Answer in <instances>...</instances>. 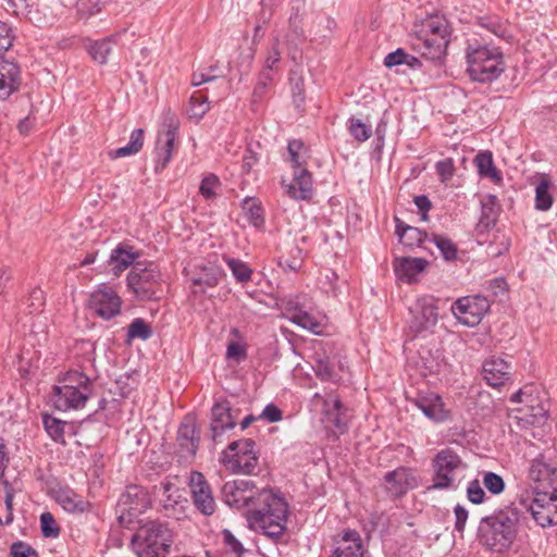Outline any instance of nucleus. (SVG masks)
Segmentation results:
<instances>
[{
  "mask_svg": "<svg viewBox=\"0 0 557 557\" xmlns=\"http://www.w3.org/2000/svg\"><path fill=\"white\" fill-rule=\"evenodd\" d=\"M221 495L230 507L247 508L250 528L260 529L268 537L278 540L286 530L288 505L270 490L256 491L251 480L240 479L224 483Z\"/></svg>",
  "mask_w": 557,
  "mask_h": 557,
  "instance_id": "obj_1",
  "label": "nucleus"
},
{
  "mask_svg": "<svg viewBox=\"0 0 557 557\" xmlns=\"http://www.w3.org/2000/svg\"><path fill=\"white\" fill-rule=\"evenodd\" d=\"M525 519V512L515 504L498 508L481 519L479 540L483 546L494 552H505L516 541Z\"/></svg>",
  "mask_w": 557,
  "mask_h": 557,
  "instance_id": "obj_2",
  "label": "nucleus"
},
{
  "mask_svg": "<svg viewBox=\"0 0 557 557\" xmlns=\"http://www.w3.org/2000/svg\"><path fill=\"white\" fill-rule=\"evenodd\" d=\"M172 544L173 534L168 523L149 520L138 527L129 546L136 557H168Z\"/></svg>",
  "mask_w": 557,
  "mask_h": 557,
  "instance_id": "obj_3",
  "label": "nucleus"
},
{
  "mask_svg": "<svg viewBox=\"0 0 557 557\" xmlns=\"http://www.w3.org/2000/svg\"><path fill=\"white\" fill-rule=\"evenodd\" d=\"M468 73L472 81L487 84L496 81L506 70L504 53L492 45H469L466 50Z\"/></svg>",
  "mask_w": 557,
  "mask_h": 557,
  "instance_id": "obj_4",
  "label": "nucleus"
},
{
  "mask_svg": "<svg viewBox=\"0 0 557 557\" xmlns=\"http://www.w3.org/2000/svg\"><path fill=\"white\" fill-rule=\"evenodd\" d=\"M94 384L85 373L71 370L53 386V401L58 410L82 409L92 396Z\"/></svg>",
  "mask_w": 557,
  "mask_h": 557,
  "instance_id": "obj_5",
  "label": "nucleus"
},
{
  "mask_svg": "<svg viewBox=\"0 0 557 557\" xmlns=\"http://www.w3.org/2000/svg\"><path fill=\"white\" fill-rule=\"evenodd\" d=\"M417 33L414 48L429 60L442 59L450 41V30L445 18L433 16L422 22Z\"/></svg>",
  "mask_w": 557,
  "mask_h": 557,
  "instance_id": "obj_6",
  "label": "nucleus"
},
{
  "mask_svg": "<svg viewBox=\"0 0 557 557\" xmlns=\"http://www.w3.org/2000/svg\"><path fill=\"white\" fill-rule=\"evenodd\" d=\"M127 287L141 301L159 299L162 294L161 273L153 263H135L127 275Z\"/></svg>",
  "mask_w": 557,
  "mask_h": 557,
  "instance_id": "obj_7",
  "label": "nucleus"
},
{
  "mask_svg": "<svg viewBox=\"0 0 557 557\" xmlns=\"http://www.w3.org/2000/svg\"><path fill=\"white\" fill-rule=\"evenodd\" d=\"M433 483L429 490H451L458 485V475L467 469V465L451 448L440 450L432 460Z\"/></svg>",
  "mask_w": 557,
  "mask_h": 557,
  "instance_id": "obj_8",
  "label": "nucleus"
},
{
  "mask_svg": "<svg viewBox=\"0 0 557 557\" xmlns=\"http://www.w3.org/2000/svg\"><path fill=\"white\" fill-rule=\"evenodd\" d=\"M222 461L233 472L251 474L258 467L259 456L251 438L232 442L222 454Z\"/></svg>",
  "mask_w": 557,
  "mask_h": 557,
  "instance_id": "obj_9",
  "label": "nucleus"
},
{
  "mask_svg": "<svg viewBox=\"0 0 557 557\" xmlns=\"http://www.w3.org/2000/svg\"><path fill=\"white\" fill-rule=\"evenodd\" d=\"M151 507L149 492L141 485L131 484L119 497L116 512L122 525H128Z\"/></svg>",
  "mask_w": 557,
  "mask_h": 557,
  "instance_id": "obj_10",
  "label": "nucleus"
},
{
  "mask_svg": "<svg viewBox=\"0 0 557 557\" xmlns=\"http://www.w3.org/2000/svg\"><path fill=\"white\" fill-rule=\"evenodd\" d=\"M437 299L431 295L418 297L409 307L410 319L408 327L417 336L423 333L432 332L438 321Z\"/></svg>",
  "mask_w": 557,
  "mask_h": 557,
  "instance_id": "obj_11",
  "label": "nucleus"
},
{
  "mask_svg": "<svg viewBox=\"0 0 557 557\" xmlns=\"http://www.w3.org/2000/svg\"><path fill=\"white\" fill-rule=\"evenodd\" d=\"M528 479L533 494L557 493V462L545 455L537 456L530 463Z\"/></svg>",
  "mask_w": 557,
  "mask_h": 557,
  "instance_id": "obj_12",
  "label": "nucleus"
},
{
  "mask_svg": "<svg viewBox=\"0 0 557 557\" xmlns=\"http://www.w3.org/2000/svg\"><path fill=\"white\" fill-rule=\"evenodd\" d=\"M491 300L487 296L470 295L460 297L451 305V313L463 325L474 327L488 312Z\"/></svg>",
  "mask_w": 557,
  "mask_h": 557,
  "instance_id": "obj_13",
  "label": "nucleus"
},
{
  "mask_svg": "<svg viewBox=\"0 0 557 557\" xmlns=\"http://www.w3.org/2000/svg\"><path fill=\"white\" fill-rule=\"evenodd\" d=\"M122 300L116 292L108 286L100 285L89 297L88 307L103 320H110L121 312Z\"/></svg>",
  "mask_w": 557,
  "mask_h": 557,
  "instance_id": "obj_14",
  "label": "nucleus"
},
{
  "mask_svg": "<svg viewBox=\"0 0 557 557\" xmlns=\"http://www.w3.org/2000/svg\"><path fill=\"white\" fill-rule=\"evenodd\" d=\"M240 410L234 408L232 404L224 399L216 401L211 408L210 431L213 442H218L220 437L228 430L236 425Z\"/></svg>",
  "mask_w": 557,
  "mask_h": 557,
  "instance_id": "obj_15",
  "label": "nucleus"
},
{
  "mask_svg": "<svg viewBox=\"0 0 557 557\" xmlns=\"http://www.w3.org/2000/svg\"><path fill=\"white\" fill-rule=\"evenodd\" d=\"M189 488L193 504L205 516H211L216 508L212 490L205 475L198 471H191Z\"/></svg>",
  "mask_w": 557,
  "mask_h": 557,
  "instance_id": "obj_16",
  "label": "nucleus"
},
{
  "mask_svg": "<svg viewBox=\"0 0 557 557\" xmlns=\"http://www.w3.org/2000/svg\"><path fill=\"white\" fill-rule=\"evenodd\" d=\"M529 510L535 522L542 527L557 524V493L544 492L534 494Z\"/></svg>",
  "mask_w": 557,
  "mask_h": 557,
  "instance_id": "obj_17",
  "label": "nucleus"
},
{
  "mask_svg": "<svg viewBox=\"0 0 557 557\" xmlns=\"http://www.w3.org/2000/svg\"><path fill=\"white\" fill-rule=\"evenodd\" d=\"M287 312L290 322L294 324L312 332L313 334H321L323 329L324 315L318 311L308 309L305 304L298 299L289 300L287 302Z\"/></svg>",
  "mask_w": 557,
  "mask_h": 557,
  "instance_id": "obj_18",
  "label": "nucleus"
},
{
  "mask_svg": "<svg viewBox=\"0 0 557 557\" xmlns=\"http://www.w3.org/2000/svg\"><path fill=\"white\" fill-rule=\"evenodd\" d=\"M383 481L386 492L396 498L404 496L408 491L418 486L414 471L408 467H398L393 471L386 472Z\"/></svg>",
  "mask_w": 557,
  "mask_h": 557,
  "instance_id": "obj_19",
  "label": "nucleus"
},
{
  "mask_svg": "<svg viewBox=\"0 0 557 557\" xmlns=\"http://www.w3.org/2000/svg\"><path fill=\"white\" fill-rule=\"evenodd\" d=\"M177 137V124L172 120L165 132L157 139L154 172L161 173L170 163Z\"/></svg>",
  "mask_w": 557,
  "mask_h": 557,
  "instance_id": "obj_20",
  "label": "nucleus"
},
{
  "mask_svg": "<svg viewBox=\"0 0 557 557\" xmlns=\"http://www.w3.org/2000/svg\"><path fill=\"white\" fill-rule=\"evenodd\" d=\"M178 455L182 459H193L197 453L200 437L196 436V422L185 418L177 430Z\"/></svg>",
  "mask_w": 557,
  "mask_h": 557,
  "instance_id": "obj_21",
  "label": "nucleus"
},
{
  "mask_svg": "<svg viewBox=\"0 0 557 557\" xmlns=\"http://www.w3.org/2000/svg\"><path fill=\"white\" fill-rule=\"evenodd\" d=\"M511 370L509 362L495 356L486 359L482 366L483 379L492 387L505 385L511 379Z\"/></svg>",
  "mask_w": 557,
  "mask_h": 557,
  "instance_id": "obj_22",
  "label": "nucleus"
},
{
  "mask_svg": "<svg viewBox=\"0 0 557 557\" xmlns=\"http://www.w3.org/2000/svg\"><path fill=\"white\" fill-rule=\"evenodd\" d=\"M428 264V260L413 257H397L393 261L396 277L407 284L417 282L418 275L426 269Z\"/></svg>",
  "mask_w": 557,
  "mask_h": 557,
  "instance_id": "obj_23",
  "label": "nucleus"
},
{
  "mask_svg": "<svg viewBox=\"0 0 557 557\" xmlns=\"http://www.w3.org/2000/svg\"><path fill=\"white\" fill-rule=\"evenodd\" d=\"M347 408L341 399L333 394H327L323 400V414L329 424L343 434L348 429V418L346 416Z\"/></svg>",
  "mask_w": 557,
  "mask_h": 557,
  "instance_id": "obj_24",
  "label": "nucleus"
},
{
  "mask_svg": "<svg viewBox=\"0 0 557 557\" xmlns=\"http://www.w3.org/2000/svg\"><path fill=\"white\" fill-rule=\"evenodd\" d=\"M282 184L294 200H310L313 197V178L307 169L296 170L293 181L286 184L283 180Z\"/></svg>",
  "mask_w": 557,
  "mask_h": 557,
  "instance_id": "obj_25",
  "label": "nucleus"
},
{
  "mask_svg": "<svg viewBox=\"0 0 557 557\" xmlns=\"http://www.w3.org/2000/svg\"><path fill=\"white\" fill-rule=\"evenodd\" d=\"M363 552L360 534L356 530H347L335 541L330 557H362Z\"/></svg>",
  "mask_w": 557,
  "mask_h": 557,
  "instance_id": "obj_26",
  "label": "nucleus"
},
{
  "mask_svg": "<svg viewBox=\"0 0 557 557\" xmlns=\"http://www.w3.org/2000/svg\"><path fill=\"white\" fill-rule=\"evenodd\" d=\"M55 500L64 510L73 513L86 512L91 507L88 500L69 487H60L55 492Z\"/></svg>",
  "mask_w": 557,
  "mask_h": 557,
  "instance_id": "obj_27",
  "label": "nucleus"
},
{
  "mask_svg": "<svg viewBox=\"0 0 557 557\" xmlns=\"http://www.w3.org/2000/svg\"><path fill=\"white\" fill-rule=\"evenodd\" d=\"M20 85V67L16 63L0 59V91L4 97L18 89Z\"/></svg>",
  "mask_w": 557,
  "mask_h": 557,
  "instance_id": "obj_28",
  "label": "nucleus"
},
{
  "mask_svg": "<svg viewBox=\"0 0 557 557\" xmlns=\"http://www.w3.org/2000/svg\"><path fill=\"white\" fill-rule=\"evenodd\" d=\"M500 205L495 195L488 194L481 199L480 225L491 228L496 225L500 213Z\"/></svg>",
  "mask_w": 557,
  "mask_h": 557,
  "instance_id": "obj_29",
  "label": "nucleus"
},
{
  "mask_svg": "<svg viewBox=\"0 0 557 557\" xmlns=\"http://www.w3.org/2000/svg\"><path fill=\"white\" fill-rule=\"evenodd\" d=\"M416 405L430 420L440 422L446 417L442 398L438 395L432 394L429 397H418Z\"/></svg>",
  "mask_w": 557,
  "mask_h": 557,
  "instance_id": "obj_30",
  "label": "nucleus"
},
{
  "mask_svg": "<svg viewBox=\"0 0 557 557\" xmlns=\"http://www.w3.org/2000/svg\"><path fill=\"white\" fill-rule=\"evenodd\" d=\"M474 163L481 177H488L496 184L503 181L502 173L496 169L494 164L493 154L491 151L485 150L479 152L474 158Z\"/></svg>",
  "mask_w": 557,
  "mask_h": 557,
  "instance_id": "obj_31",
  "label": "nucleus"
},
{
  "mask_svg": "<svg viewBox=\"0 0 557 557\" xmlns=\"http://www.w3.org/2000/svg\"><path fill=\"white\" fill-rule=\"evenodd\" d=\"M144 134L143 128L134 129L131 133L129 141L123 147L110 150L108 153L109 157L111 159H119L136 154L144 146Z\"/></svg>",
  "mask_w": 557,
  "mask_h": 557,
  "instance_id": "obj_32",
  "label": "nucleus"
},
{
  "mask_svg": "<svg viewBox=\"0 0 557 557\" xmlns=\"http://www.w3.org/2000/svg\"><path fill=\"white\" fill-rule=\"evenodd\" d=\"M242 209L245 218L256 228H262L264 225V210L259 200L251 197H246L242 201Z\"/></svg>",
  "mask_w": 557,
  "mask_h": 557,
  "instance_id": "obj_33",
  "label": "nucleus"
},
{
  "mask_svg": "<svg viewBox=\"0 0 557 557\" xmlns=\"http://www.w3.org/2000/svg\"><path fill=\"white\" fill-rule=\"evenodd\" d=\"M136 258V252L120 245L112 250L109 262L112 265V271L114 274L119 275L121 272L132 265Z\"/></svg>",
  "mask_w": 557,
  "mask_h": 557,
  "instance_id": "obj_34",
  "label": "nucleus"
},
{
  "mask_svg": "<svg viewBox=\"0 0 557 557\" xmlns=\"http://www.w3.org/2000/svg\"><path fill=\"white\" fill-rule=\"evenodd\" d=\"M223 261L231 270L237 283L245 284L251 280L253 270L245 261L226 255L223 256Z\"/></svg>",
  "mask_w": 557,
  "mask_h": 557,
  "instance_id": "obj_35",
  "label": "nucleus"
},
{
  "mask_svg": "<svg viewBox=\"0 0 557 557\" xmlns=\"http://www.w3.org/2000/svg\"><path fill=\"white\" fill-rule=\"evenodd\" d=\"M42 424L49 437L55 443L65 444L64 429L66 422L49 413L42 414Z\"/></svg>",
  "mask_w": 557,
  "mask_h": 557,
  "instance_id": "obj_36",
  "label": "nucleus"
},
{
  "mask_svg": "<svg viewBox=\"0 0 557 557\" xmlns=\"http://www.w3.org/2000/svg\"><path fill=\"white\" fill-rule=\"evenodd\" d=\"M113 41L111 38L89 41L86 46L89 55L99 64H106L108 55L112 51Z\"/></svg>",
  "mask_w": 557,
  "mask_h": 557,
  "instance_id": "obj_37",
  "label": "nucleus"
},
{
  "mask_svg": "<svg viewBox=\"0 0 557 557\" xmlns=\"http://www.w3.org/2000/svg\"><path fill=\"white\" fill-rule=\"evenodd\" d=\"M532 392V386H525L523 388H520L519 391L511 395L510 401L516 404H524L525 407L531 409V416L537 417L544 412V409L542 407L534 406V401L536 400V398L533 397Z\"/></svg>",
  "mask_w": 557,
  "mask_h": 557,
  "instance_id": "obj_38",
  "label": "nucleus"
},
{
  "mask_svg": "<svg viewBox=\"0 0 557 557\" xmlns=\"http://www.w3.org/2000/svg\"><path fill=\"white\" fill-rule=\"evenodd\" d=\"M550 183L547 178H542L535 188V208L541 211H547L552 208L553 197L549 193Z\"/></svg>",
  "mask_w": 557,
  "mask_h": 557,
  "instance_id": "obj_39",
  "label": "nucleus"
},
{
  "mask_svg": "<svg viewBox=\"0 0 557 557\" xmlns=\"http://www.w3.org/2000/svg\"><path fill=\"white\" fill-rule=\"evenodd\" d=\"M430 242H432L438 248L442 257L446 261H453L457 258V246L450 238L438 234H432Z\"/></svg>",
  "mask_w": 557,
  "mask_h": 557,
  "instance_id": "obj_40",
  "label": "nucleus"
},
{
  "mask_svg": "<svg viewBox=\"0 0 557 557\" xmlns=\"http://www.w3.org/2000/svg\"><path fill=\"white\" fill-rule=\"evenodd\" d=\"M209 111V102L201 90L190 96L188 113L190 117L200 120Z\"/></svg>",
  "mask_w": 557,
  "mask_h": 557,
  "instance_id": "obj_41",
  "label": "nucleus"
},
{
  "mask_svg": "<svg viewBox=\"0 0 557 557\" xmlns=\"http://www.w3.org/2000/svg\"><path fill=\"white\" fill-rule=\"evenodd\" d=\"M304 38L301 18L298 13H293L288 20V32L285 35V41L286 44H294L295 41H302Z\"/></svg>",
  "mask_w": 557,
  "mask_h": 557,
  "instance_id": "obj_42",
  "label": "nucleus"
},
{
  "mask_svg": "<svg viewBox=\"0 0 557 557\" xmlns=\"http://www.w3.org/2000/svg\"><path fill=\"white\" fill-rule=\"evenodd\" d=\"M152 335L151 326L141 318H136L128 326L127 336L129 338H140L146 341Z\"/></svg>",
  "mask_w": 557,
  "mask_h": 557,
  "instance_id": "obj_43",
  "label": "nucleus"
},
{
  "mask_svg": "<svg viewBox=\"0 0 557 557\" xmlns=\"http://www.w3.org/2000/svg\"><path fill=\"white\" fill-rule=\"evenodd\" d=\"M348 129L350 135L358 141L363 143L372 135V129L359 119H349Z\"/></svg>",
  "mask_w": 557,
  "mask_h": 557,
  "instance_id": "obj_44",
  "label": "nucleus"
},
{
  "mask_svg": "<svg viewBox=\"0 0 557 557\" xmlns=\"http://www.w3.org/2000/svg\"><path fill=\"white\" fill-rule=\"evenodd\" d=\"M315 375L322 381H335L337 374L335 373L334 366L329 358L317 359L313 366Z\"/></svg>",
  "mask_w": 557,
  "mask_h": 557,
  "instance_id": "obj_45",
  "label": "nucleus"
},
{
  "mask_svg": "<svg viewBox=\"0 0 557 557\" xmlns=\"http://www.w3.org/2000/svg\"><path fill=\"white\" fill-rule=\"evenodd\" d=\"M483 485L493 495L502 494L506 486L504 479L492 471L483 473Z\"/></svg>",
  "mask_w": 557,
  "mask_h": 557,
  "instance_id": "obj_46",
  "label": "nucleus"
},
{
  "mask_svg": "<svg viewBox=\"0 0 557 557\" xmlns=\"http://www.w3.org/2000/svg\"><path fill=\"white\" fill-rule=\"evenodd\" d=\"M220 186V178L215 174L210 173L202 178L199 186V193L203 198L212 199L215 197V190Z\"/></svg>",
  "mask_w": 557,
  "mask_h": 557,
  "instance_id": "obj_47",
  "label": "nucleus"
},
{
  "mask_svg": "<svg viewBox=\"0 0 557 557\" xmlns=\"http://www.w3.org/2000/svg\"><path fill=\"white\" fill-rule=\"evenodd\" d=\"M436 174L443 184H447L455 175V162L451 158H445L435 163Z\"/></svg>",
  "mask_w": 557,
  "mask_h": 557,
  "instance_id": "obj_48",
  "label": "nucleus"
},
{
  "mask_svg": "<svg viewBox=\"0 0 557 557\" xmlns=\"http://www.w3.org/2000/svg\"><path fill=\"white\" fill-rule=\"evenodd\" d=\"M40 530L45 537L59 536L60 528L51 512L46 511L40 515Z\"/></svg>",
  "mask_w": 557,
  "mask_h": 557,
  "instance_id": "obj_49",
  "label": "nucleus"
},
{
  "mask_svg": "<svg viewBox=\"0 0 557 557\" xmlns=\"http://www.w3.org/2000/svg\"><path fill=\"white\" fill-rule=\"evenodd\" d=\"M426 239L430 240L428 233L413 226V228H410L399 242L406 246L414 247L421 246Z\"/></svg>",
  "mask_w": 557,
  "mask_h": 557,
  "instance_id": "obj_50",
  "label": "nucleus"
},
{
  "mask_svg": "<svg viewBox=\"0 0 557 557\" xmlns=\"http://www.w3.org/2000/svg\"><path fill=\"white\" fill-rule=\"evenodd\" d=\"M281 62L280 40L274 38L273 42L268 51V55L264 62V70L267 72L277 69V64Z\"/></svg>",
  "mask_w": 557,
  "mask_h": 557,
  "instance_id": "obj_51",
  "label": "nucleus"
},
{
  "mask_svg": "<svg viewBox=\"0 0 557 557\" xmlns=\"http://www.w3.org/2000/svg\"><path fill=\"white\" fill-rule=\"evenodd\" d=\"M11 557H38V553L28 543L14 542L10 547Z\"/></svg>",
  "mask_w": 557,
  "mask_h": 557,
  "instance_id": "obj_52",
  "label": "nucleus"
},
{
  "mask_svg": "<svg viewBox=\"0 0 557 557\" xmlns=\"http://www.w3.org/2000/svg\"><path fill=\"white\" fill-rule=\"evenodd\" d=\"M468 499L475 505H480L485 499V492L482 488L479 480H472L469 482L467 487Z\"/></svg>",
  "mask_w": 557,
  "mask_h": 557,
  "instance_id": "obj_53",
  "label": "nucleus"
},
{
  "mask_svg": "<svg viewBox=\"0 0 557 557\" xmlns=\"http://www.w3.org/2000/svg\"><path fill=\"white\" fill-rule=\"evenodd\" d=\"M223 543L236 555H242L245 552L243 544L236 539V536L227 529L222 531Z\"/></svg>",
  "mask_w": 557,
  "mask_h": 557,
  "instance_id": "obj_54",
  "label": "nucleus"
},
{
  "mask_svg": "<svg viewBox=\"0 0 557 557\" xmlns=\"http://www.w3.org/2000/svg\"><path fill=\"white\" fill-rule=\"evenodd\" d=\"M283 418L282 410L274 404H268L259 416V419L270 423L278 422Z\"/></svg>",
  "mask_w": 557,
  "mask_h": 557,
  "instance_id": "obj_55",
  "label": "nucleus"
},
{
  "mask_svg": "<svg viewBox=\"0 0 557 557\" xmlns=\"http://www.w3.org/2000/svg\"><path fill=\"white\" fill-rule=\"evenodd\" d=\"M271 81H272V76H271L270 72L262 71L260 74V79L257 83V85L255 86V89L252 92L253 101H259L262 99V97L265 94L268 83Z\"/></svg>",
  "mask_w": 557,
  "mask_h": 557,
  "instance_id": "obj_56",
  "label": "nucleus"
},
{
  "mask_svg": "<svg viewBox=\"0 0 557 557\" xmlns=\"http://www.w3.org/2000/svg\"><path fill=\"white\" fill-rule=\"evenodd\" d=\"M406 58H407V52L401 49V48H398L397 50L388 53L385 58H384V65L386 67H394V66H397V65H401V64H405L406 62Z\"/></svg>",
  "mask_w": 557,
  "mask_h": 557,
  "instance_id": "obj_57",
  "label": "nucleus"
},
{
  "mask_svg": "<svg viewBox=\"0 0 557 557\" xmlns=\"http://www.w3.org/2000/svg\"><path fill=\"white\" fill-rule=\"evenodd\" d=\"M506 290L507 283L503 277H495L487 282L486 292L493 297L502 296Z\"/></svg>",
  "mask_w": 557,
  "mask_h": 557,
  "instance_id": "obj_58",
  "label": "nucleus"
},
{
  "mask_svg": "<svg viewBox=\"0 0 557 557\" xmlns=\"http://www.w3.org/2000/svg\"><path fill=\"white\" fill-rule=\"evenodd\" d=\"M5 496L4 504L8 510V515L5 517L4 523L9 525L13 521V498H14V490L9 482H4Z\"/></svg>",
  "mask_w": 557,
  "mask_h": 557,
  "instance_id": "obj_59",
  "label": "nucleus"
},
{
  "mask_svg": "<svg viewBox=\"0 0 557 557\" xmlns=\"http://www.w3.org/2000/svg\"><path fill=\"white\" fill-rule=\"evenodd\" d=\"M247 356L246 348L237 342H231L227 345L226 357L236 361L245 359Z\"/></svg>",
  "mask_w": 557,
  "mask_h": 557,
  "instance_id": "obj_60",
  "label": "nucleus"
},
{
  "mask_svg": "<svg viewBox=\"0 0 557 557\" xmlns=\"http://www.w3.org/2000/svg\"><path fill=\"white\" fill-rule=\"evenodd\" d=\"M42 305L44 292L39 288L33 289L29 297L27 298V307L29 308V313L38 311Z\"/></svg>",
  "mask_w": 557,
  "mask_h": 557,
  "instance_id": "obj_61",
  "label": "nucleus"
},
{
  "mask_svg": "<svg viewBox=\"0 0 557 557\" xmlns=\"http://www.w3.org/2000/svg\"><path fill=\"white\" fill-rule=\"evenodd\" d=\"M293 99L296 107L299 109L305 102V89H304V79L298 78L292 87Z\"/></svg>",
  "mask_w": 557,
  "mask_h": 557,
  "instance_id": "obj_62",
  "label": "nucleus"
},
{
  "mask_svg": "<svg viewBox=\"0 0 557 557\" xmlns=\"http://www.w3.org/2000/svg\"><path fill=\"white\" fill-rule=\"evenodd\" d=\"M454 512L456 517L455 529L461 533L465 530V525L468 519V510L458 504L456 505Z\"/></svg>",
  "mask_w": 557,
  "mask_h": 557,
  "instance_id": "obj_63",
  "label": "nucleus"
},
{
  "mask_svg": "<svg viewBox=\"0 0 557 557\" xmlns=\"http://www.w3.org/2000/svg\"><path fill=\"white\" fill-rule=\"evenodd\" d=\"M10 33L11 28L9 25L0 21V51H5L11 47L12 37Z\"/></svg>",
  "mask_w": 557,
  "mask_h": 557,
  "instance_id": "obj_64",
  "label": "nucleus"
}]
</instances>
